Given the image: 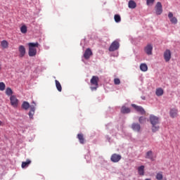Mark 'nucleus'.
<instances>
[{"label": "nucleus", "instance_id": "1", "mask_svg": "<svg viewBox=\"0 0 180 180\" xmlns=\"http://www.w3.org/2000/svg\"><path fill=\"white\" fill-rule=\"evenodd\" d=\"M150 122L152 124V131L155 133V131H158L160 130V126L158 124H160V118L155 115L150 116Z\"/></svg>", "mask_w": 180, "mask_h": 180}, {"label": "nucleus", "instance_id": "2", "mask_svg": "<svg viewBox=\"0 0 180 180\" xmlns=\"http://www.w3.org/2000/svg\"><path fill=\"white\" fill-rule=\"evenodd\" d=\"M29 46V52L28 54L30 57H34L36 54H37V49H36V47H39V44L37 43H29L28 44Z\"/></svg>", "mask_w": 180, "mask_h": 180}, {"label": "nucleus", "instance_id": "3", "mask_svg": "<svg viewBox=\"0 0 180 180\" xmlns=\"http://www.w3.org/2000/svg\"><path fill=\"white\" fill-rule=\"evenodd\" d=\"M91 85L94 86H91L90 89L92 91H96L98 89V86H99V77L98 76H93L90 80Z\"/></svg>", "mask_w": 180, "mask_h": 180}, {"label": "nucleus", "instance_id": "4", "mask_svg": "<svg viewBox=\"0 0 180 180\" xmlns=\"http://www.w3.org/2000/svg\"><path fill=\"white\" fill-rule=\"evenodd\" d=\"M10 104L15 109L18 108V107L19 106V99L16 98V96H10Z\"/></svg>", "mask_w": 180, "mask_h": 180}, {"label": "nucleus", "instance_id": "5", "mask_svg": "<svg viewBox=\"0 0 180 180\" xmlns=\"http://www.w3.org/2000/svg\"><path fill=\"white\" fill-rule=\"evenodd\" d=\"M35 111H36V102L32 101V105L30 106V112L28 113V116L30 119H33V116H34Z\"/></svg>", "mask_w": 180, "mask_h": 180}, {"label": "nucleus", "instance_id": "6", "mask_svg": "<svg viewBox=\"0 0 180 180\" xmlns=\"http://www.w3.org/2000/svg\"><path fill=\"white\" fill-rule=\"evenodd\" d=\"M119 47H120L119 41H114L109 47V51H116L119 49Z\"/></svg>", "mask_w": 180, "mask_h": 180}, {"label": "nucleus", "instance_id": "7", "mask_svg": "<svg viewBox=\"0 0 180 180\" xmlns=\"http://www.w3.org/2000/svg\"><path fill=\"white\" fill-rule=\"evenodd\" d=\"M155 9L156 15H161L162 13V4H161V2L158 1L156 4Z\"/></svg>", "mask_w": 180, "mask_h": 180}, {"label": "nucleus", "instance_id": "8", "mask_svg": "<svg viewBox=\"0 0 180 180\" xmlns=\"http://www.w3.org/2000/svg\"><path fill=\"white\" fill-rule=\"evenodd\" d=\"M131 129H132L134 131H136L137 133H140L141 131V126L139 123H132Z\"/></svg>", "mask_w": 180, "mask_h": 180}, {"label": "nucleus", "instance_id": "9", "mask_svg": "<svg viewBox=\"0 0 180 180\" xmlns=\"http://www.w3.org/2000/svg\"><path fill=\"white\" fill-rule=\"evenodd\" d=\"M132 108H134L136 112H139L141 115H146V110L141 106H139L136 104H131Z\"/></svg>", "mask_w": 180, "mask_h": 180}, {"label": "nucleus", "instance_id": "10", "mask_svg": "<svg viewBox=\"0 0 180 180\" xmlns=\"http://www.w3.org/2000/svg\"><path fill=\"white\" fill-rule=\"evenodd\" d=\"M122 160V155L114 153L111 155L110 160L112 162H119Z\"/></svg>", "mask_w": 180, "mask_h": 180}, {"label": "nucleus", "instance_id": "11", "mask_svg": "<svg viewBox=\"0 0 180 180\" xmlns=\"http://www.w3.org/2000/svg\"><path fill=\"white\" fill-rule=\"evenodd\" d=\"M144 51L148 56H152L153 55V45L148 44L144 48Z\"/></svg>", "mask_w": 180, "mask_h": 180}, {"label": "nucleus", "instance_id": "12", "mask_svg": "<svg viewBox=\"0 0 180 180\" xmlns=\"http://www.w3.org/2000/svg\"><path fill=\"white\" fill-rule=\"evenodd\" d=\"M163 56H164L165 61H166V63H168V61L171 60V51L169 49H167L164 52Z\"/></svg>", "mask_w": 180, "mask_h": 180}, {"label": "nucleus", "instance_id": "13", "mask_svg": "<svg viewBox=\"0 0 180 180\" xmlns=\"http://www.w3.org/2000/svg\"><path fill=\"white\" fill-rule=\"evenodd\" d=\"M168 18L171 22V23H173V25H176L178 23V19L174 17V14L171 12L168 14Z\"/></svg>", "mask_w": 180, "mask_h": 180}, {"label": "nucleus", "instance_id": "14", "mask_svg": "<svg viewBox=\"0 0 180 180\" xmlns=\"http://www.w3.org/2000/svg\"><path fill=\"white\" fill-rule=\"evenodd\" d=\"M18 51L20 53L19 57L21 58L25 57V55L26 54V49L23 45H21L18 47Z\"/></svg>", "mask_w": 180, "mask_h": 180}, {"label": "nucleus", "instance_id": "15", "mask_svg": "<svg viewBox=\"0 0 180 180\" xmlns=\"http://www.w3.org/2000/svg\"><path fill=\"white\" fill-rule=\"evenodd\" d=\"M92 51L91 50V49L88 48L86 49V51H84V57L85 58V60H89V58H91V56H92Z\"/></svg>", "mask_w": 180, "mask_h": 180}, {"label": "nucleus", "instance_id": "16", "mask_svg": "<svg viewBox=\"0 0 180 180\" xmlns=\"http://www.w3.org/2000/svg\"><path fill=\"white\" fill-rule=\"evenodd\" d=\"M178 113H179L178 109H176V108L170 109L169 115H170V117H172V119H174V117H177Z\"/></svg>", "mask_w": 180, "mask_h": 180}, {"label": "nucleus", "instance_id": "17", "mask_svg": "<svg viewBox=\"0 0 180 180\" xmlns=\"http://www.w3.org/2000/svg\"><path fill=\"white\" fill-rule=\"evenodd\" d=\"M128 7L129 9H136L137 8V4L134 0H130L128 3Z\"/></svg>", "mask_w": 180, "mask_h": 180}, {"label": "nucleus", "instance_id": "18", "mask_svg": "<svg viewBox=\"0 0 180 180\" xmlns=\"http://www.w3.org/2000/svg\"><path fill=\"white\" fill-rule=\"evenodd\" d=\"M30 106L32 105H30V104L27 101H23L21 105V108L24 110H28L29 109H30Z\"/></svg>", "mask_w": 180, "mask_h": 180}, {"label": "nucleus", "instance_id": "19", "mask_svg": "<svg viewBox=\"0 0 180 180\" xmlns=\"http://www.w3.org/2000/svg\"><path fill=\"white\" fill-rule=\"evenodd\" d=\"M131 110L130 108L126 107V106H122L121 108V113H123L124 115H127V113H130Z\"/></svg>", "mask_w": 180, "mask_h": 180}, {"label": "nucleus", "instance_id": "20", "mask_svg": "<svg viewBox=\"0 0 180 180\" xmlns=\"http://www.w3.org/2000/svg\"><path fill=\"white\" fill-rule=\"evenodd\" d=\"M30 164H32V160H30V159H27L25 162H22L21 167L22 168H27V167H29Z\"/></svg>", "mask_w": 180, "mask_h": 180}, {"label": "nucleus", "instance_id": "21", "mask_svg": "<svg viewBox=\"0 0 180 180\" xmlns=\"http://www.w3.org/2000/svg\"><path fill=\"white\" fill-rule=\"evenodd\" d=\"M77 139H78L80 144L85 143V138H84V134H77Z\"/></svg>", "mask_w": 180, "mask_h": 180}, {"label": "nucleus", "instance_id": "22", "mask_svg": "<svg viewBox=\"0 0 180 180\" xmlns=\"http://www.w3.org/2000/svg\"><path fill=\"white\" fill-rule=\"evenodd\" d=\"M145 158H147L148 160H150L151 161H154V158H153V152L151 150H148L146 153V155Z\"/></svg>", "mask_w": 180, "mask_h": 180}, {"label": "nucleus", "instance_id": "23", "mask_svg": "<svg viewBox=\"0 0 180 180\" xmlns=\"http://www.w3.org/2000/svg\"><path fill=\"white\" fill-rule=\"evenodd\" d=\"M140 70L141 71H143V72H146L148 71V66H147V64L146 63H141L140 65Z\"/></svg>", "mask_w": 180, "mask_h": 180}, {"label": "nucleus", "instance_id": "24", "mask_svg": "<svg viewBox=\"0 0 180 180\" xmlns=\"http://www.w3.org/2000/svg\"><path fill=\"white\" fill-rule=\"evenodd\" d=\"M155 94L157 96H162L164 95V90L162 88H158L156 89Z\"/></svg>", "mask_w": 180, "mask_h": 180}, {"label": "nucleus", "instance_id": "25", "mask_svg": "<svg viewBox=\"0 0 180 180\" xmlns=\"http://www.w3.org/2000/svg\"><path fill=\"white\" fill-rule=\"evenodd\" d=\"M139 174L143 176L144 175V165H141L138 167Z\"/></svg>", "mask_w": 180, "mask_h": 180}, {"label": "nucleus", "instance_id": "26", "mask_svg": "<svg viewBox=\"0 0 180 180\" xmlns=\"http://www.w3.org/2000/svg\"><path fill=\"white\" fill-rule=\"evenodd\" d=\"M56 82V86L59 92H61L63 91V87L61 86V84L58 80H55Z\"/></svg>", "mask_w": 180, "mask_h": 180}, {"label": "nucleus", "instance_id": "27", "mask_svg": "<svg viewBox=\"0 0 180 180\" xmlns=\"http://www.w3.org/2000/svg\"><path fill=\"white\" fill-rule=\"evenodd\" d=\"M6 95H7V96H12L13 95V91H12L11 87H8L6 89Z\"/></svg>", "mask_w": 180, "mask_h": 180}, {"label": "nucleus", "instance_id": "28", "mask_svg": "<svg viewBox=\"0 0 180 180\" xmlns=\"http://www.w3.org/2000/svg\"><path fill=\"white\" fill-rule=\"evenodd\" d=\"M114 19H115V22H116V23H119L122 20V18H120V15H119V14L115 15Z\"/></svg>", "mask_w": 180, "mask_h": 180}, {"label": "nucleus", "instance_id": "29", "mask_svg": "<svg viewBox=\"0 0 180 180\" xmlns=\"http://www.w3.org/2000/svg\"><path fill=\"white\" fill-rule=\"evenodd\" d=\"M20 32L22 34H25V33H27V27H26V25H22L21 27H20Z\"/></svg>", "mask_w": 180, "mask_h": 180}, {"label": "nucleus", "instance_id": "30", "mask_svg": "<svg viewBox=\"0 0 180 180\" xmlns=\"http://www.w3.org/2000/svg\"><path fill=\"white\" fill-rule=\"evenodd\" d=\"M1 46L3 49H8V44L6 40H4L1 41Z\"/></svg>", "mask_w": 180, "mask_h": 180}, {"label": "nucleus", "instance_id": "31", "mask_svg": "<svg viewBox=\"0 0 180 180\" xmlns=\"http://www.w3.org/2000/svg\"><path fill=\"white\" fill-rule=\"evenodd\" d=\"M163 178H164V176L162 175V172L157 173V174H156V179L157 180H162Z\"/></svg>", "mask_w": 180, "mask_h": 180}, {"label": "nucleus", "instance_id": "32", "mask_svg": "<svg viewBox=\"0 0 180 180\" xmlns=\"http://www.w3.org/2000/svg\"><path fill=\"white\" fill-rule=\"evenodd\" d=\"M139 122L141 124H144V123H146V117H140L139 119Z\"/></svg>", "mask_w": 180, "mask_h": 180}, {"label": "nucleus", "instance_id": "33", "mask_svg": "<svg viewBox=\"0 0 180 180\" xmlns=\"http://www.w3.org/2000/svg\"><path fill=\"white\" fill-rule=\"evenodd\" d=\"M154 2H155V0H146V5H148V6L154 5Z\"/></svg>", "mask_w": 180, "mask_h": 180}, {"label": "nucleus", "instance_id": "34", "mask_svg": "<svg viewBox=\"0 0 180 180\" xmlns=\"http://www.w3.org/2000/svg\"><path fill=\"white\" fill-rule=\"evenodd\" d=\"M5 88H6L5 83L0 82V91H5Z\"/></svg>", "mask_w": 180, "mask_h": 180}, {"label": "nucleus", "instance_id": "35", "mask_svg": "<svg viewBox=\"0 0 180 180\" xmlns=\"http://www.w3.org/2000/svg\"><path fill=\"white\" fill-rule=\"evenodd\" d=\"M114 84L115 85H120V79L119 78L114 79Z\"/></svg>", "mask_w": 180, "mask_h": 180}, {"label": "nucleus", "instance_id": "36", "mask_svg": "<svg viewBox=\"0 0 180 180\" xmlns=\"http://www.w3.org/2000/svg\"><path fill=\"white\" fill-rule=\"evenodd\" d=\"M2 70V65H0V71Z\"/></svg>", "mask_w": 180, "mask_h": 180}, {"label": "nucleus", "instance_id": "37", "mask_svg": "<svg viewBox=\"0 0 180 180\" xmlns=\"http://www.w3.org/2000/svg\"><path fill=\"white\" fill-rule=\"evenodd\" d=\"M145 180H151V179H146Z\"/></svg>", "mask_w": 180, "mask_h": 180}]
</instances>
